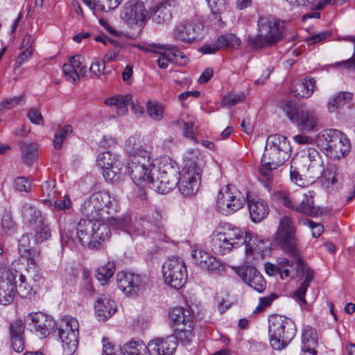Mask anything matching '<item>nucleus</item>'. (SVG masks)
Masks as SVG:
<instances>
[{"label":"nucleus","instance_id":"1","mask_svg":"<svg viewBox=\"0 0 355 355\" xmlns=\"http://www.w3.org/2000/svg\"><path fill=\"white\" fill-rule=\"evenodd\" d=\"M275 241L296 263V275L303 279L300 287L293 293V296L302 306L306 304L305 295L310 283L313 280L314 272L302 259L297 249L298 239L296 235V227L292 218L283 216L279 222L275 233Z\"/></svg>","mask_w":355,"mask_h":355},{"label":"nucleus","instance_id":"2","mask_svg":"<svg viewBox=\"0 0 355 355\" xmlns=\"http://www.w3.org/2000/svg\"><path fill=\"white\" fill-rule=\"evenodd\" d=\"M151 157H132L128 162V172L137 185L146 183L152 190L162 194L169 193L177 184L176 178L169 177L166 168L162 170L165 160Z\"/></svg>","mask_w":355,"mask_h":355},{"label":"nucleus","instance_id":"3","mask_svg":"<svg viewBox=\"0 0 355 355\" xmlns=\"http://www.w3.org/2000/svg\"><path fill=\"white\" fill-rule=\"evenodd\" d=\"M257 242V237L251 233H243L239 227L230 224H225L214 232L211 239V249L215 254H225L232 248L245 245V254L252 255L254 245Z\"/></svg>","mask_w":355,"mask_h":355},{"label":"nucleus","instance_id":"4","mask_svg":"<svg viewBox=\"0 0 355 355\" xmlns=\"http://www.w3.org/2000/svg\"><path fill=\"white\" fill-rule=\"evenodd\" d=\"M136 223L141 227L132 224L131 218L128 215L122 216H112V230H121L130 234H143L149 236L150 233L162 234L164 230V224L162 220V216L157 211H153L150 216H138L136 217Z\"/></svg>","mask_w":355,"mask_h":355},{"label":"nucleus","instance_id":"5","mask_svg":"<svg viewBox=\"0 0 355 355\" xmlns=\"http://www.w3.org/2000/svg\"><path fill=\"white\" fill-rule=\"evenodd\" d=\"M268 334L271 347L275 350L284 349L293 339L296 327L289 318L273 315L268 320Z\"/></svg>","mask_w":355,"mask_h":355},{"label":"nucleus","instance_id":"6","mask_svg":"<svg viewBox=\"0 0 355 355\" xmlns=\"http://www.w3.org/2000/svg\"><path fill=\"white\" fill-rule=\"evenodd\" d=\"M257 26V35L248 37L249 44L252 48L270 46L282 39L283 32L275 20L264 17H260Z\"/></svg>","mask_w":355,"mask_h":355},{"label":"nucleus","instance_id":"7","mask_svg":"<svg viewBox=\"0 0 355 355\" xmlns=\"http://www.w3.org/2000/svg\"><path fill=\"white\" fill-rule=\"evenodd\" d=\"M110 198L108 193H96L83 202L81 211L86 220H105L110 217Z\"/></svg>","mask_w":355,"mask_h":355},{"label":"nucleus","instance_id":"8","mask_svg":"<svg viewBox=\"0 0 355 355\" xmlns=\"http://www.w3.org/2000/svg\"><path fill=\"white\" fill-rule=\"evenodd\" d=\"M58 334L62 343L64 355H72L76 352L78 343V320L71 316H64L58 329Z\"/></svg>","mask_w":355,"mask_h":355},{"label":"nucleus","instance_id":"9","mask_svg":"<svg viewBox=\"0 0 355 355\" xmlns=\"http://www.w3.org/2000/svg\"><path fill=\"white\" fill-rule=\"evenodd\" d=\"M164 282L171 288H181L187 279L185 263L180 257L168 259L162 266Z\"/></svg>","mask_w":355,"mask_h":355},{"label":"nucleus","instance_id":"10","mask_svg":"<svg viewBox=\"0 0 355 355\" xmlns=\"http://www.w3.org/2000/svg\"><path fill=\"white\" fill-rule=\"evenodd\" d=\"M21 214L25 221L35 225L34 237L37 243L44 242L51 237L50 228L45 217L39 209L30 203H26L22 207Z\"/></svg>","mask_w":355,"mask_h":355},{"label":"nucleus","instance_id":"11","mask_svg":"<svg viewBox=\"0 0 355 355\" xmlns=\"http://www.w3.org/2000/svg\"><path fill=\"white\" fill-rule=\"evenodd\" d=\"M245 202L241 191L234 187L227 185L219 191L216 205L222 214L229 215L241 209Z\"/></svg>","mask_w":355,"mask_h":355},{"label":"nucleus","instance_id":"12","mask_svg":"<svg viewBox=\"0 0 355 355\" xmlns=\"http://www.w3.org/2000/svg\"><path fill=\"white\" fill-rule=\"evenodd\" d=\"M284 111L290 120L295 123L298 128L304 132L313 130L318 120L313 111L303 107H297L289 101L284 107Z\"/></svg>","mask_w":355,"mask_h":355},{"label":"nucleus","instance_id":"13","mask_svg":"<svg viewBox=\"0 0 355 355\" xmlns=\"http://www.w3.org/2000/svg\"><path fill=\"white\" fill-rule=\"evenodd\" d=\"M118 288L128 297H136L144 288V277L132 272L122 270L116 274Z\"/></svg>","mask_w":355,"mask_h":355},{"label":"nucleus","instance_id":"14","mask_svg":"<svg viewBox=\"0 0 355 355\" xmlns=\"http://www.w3.org/2000/svg\"><path fill=\"white\" fill-rule=\"evenodd\" d=\"M178 161H173L170 158L168 164H164L163 168L166 170L173 168L172 162H174L180 169V175L193 177L201 179L202 171L205 165L204 160L200 157H179Z\"/></svg>","mask_w":355,"mask_h":355},{"label":"nucleus","instance_id":"15","mask_svg":"<svg viewBox=\"0 0 355 355\" xmlns=\"http://www.w3.org/2000/svg\"><path fill=\"white\" fill-rule=\"evenodd\" d=\"M26 322L37 336L44 338L48 336L53 327L52 318L42 312H32L26 319Z\"/></svg>","mask_w":355,"mask_h":355},{"label":"nucleus","instance_id":"16","mask_svg":"<svg viewBox=\"0 0 355 355\" xmlns=\"http://www.w3.org/2000/svg\"><path fill=\"white\" fill-rule=\"evenodd\" d=\"M326 141L328 143L327 151L331 153L341 155H347L351 148L349 140L346 138L343 133L336 129H329L323 135Z\"/></svg>","mask_w":355,"mask_h":355},{"label":"nucleus","instance_id":"17","mask_svg":"<svg viewBox=\"0 0 355 355\" xmlns=\"http://www.w3.org/2000/svg\"><path fill=\"white\" fill-rule=\"evenodd\" d=\"M148 14L143 2L132 0L125 6L121 14V17L128 24H140L143 26Z\"/></svg>","mask_w":355,"mask_h":355},{"label":"nucleus","instance_id":"18","mask_svg":"<svg viewBox=\"0 0 355 355\" xmlns=\"http://www.w3.org/2000/svg\"><path fill=\"white\" fill-rule=\"evenodd\" d=\"M236 274L249 286L258 293H262L266 289V282L261 273L252 266H241L236 269Z\"/></svg>","mask_w":355,"mask_h":355},{"label":"nucleus","instance_id":"19","mask_svg":"<svg viewBox=\"0 0 355 355\" xmlns=\"http://www.w3.org/2000/svg\"><path fill=\"white\" fill-rule=\"evenodd\" d=\"M96 225L94 221L85 218L80 220L76 227V236L83 245H87L93 250L98 249V242L94 240V227Z\"/></svg>","mask_w":355,"mask_h":355},{"label":"nucleus","instance_id":"20","mask_svg":"<svg viewBox=\"0 0 355 355\" xmlns=\"http://www.w3.org/2000/svg\"><path fill=\"white\" fill-rule=\"evenodd\" d=\"M150 355H173L178 347L174 335L155 338L148 343Z\"/></svg>","mask_w":355,"mask_h":355},{"label":"nucleus","instance_id":"21","mask_svg":"<svg viewBox=\"0 0 355 355\" xmlns=\"http://www.w3.org/2000/svg\"><path fill=\"white\" fill-rule=\"evenodd\" d=\"M200 26L194 21H186L180 23L174 31L176 40L189 43L196 40Z\"/></svg>","mask_w":355,"mask_h":355},{"label":"nucleus","instance_id":"22","mask_svg":"<svg viewBox=\"0 0 355 355\" xmlns=\"http://www.w3.org/2000/svg\"><path fill=\"white\" fill-rule=\"evenodd\" d=\"M248 206L252 220L261 222L268 214L269 208L267 203L257 196L248 198Z\"/></svg>","mask_w":355,"mask_h":355},{"label":"nucleus","instance_id":"23","mask_svg":"<svg viewBox=\"0 0 355 355\" xmlns=\"http://www.w3.org/2000/svg\"><path fill=\"white\" fill-rule=\"evenodd\" d=\"M168 175L170 178L174 177L177 179V184L173 188L178 185L179 191L182 195L184 196H193L198 192L201 179L188 177V175H180L179 178L171 174H168Z\"/></svg>","mask_w":355,"mask_h":355},{"label":"nucleus","instance_id":"24","mask_svg":"<svg viewBox=\"0 0 355 355\" xmlns=\"http://www.w3.org/2000/svg\"><path fill=\"white\" fill-rule=\"evenodd\" d=\"M318 338L316 330L311 326H306L302 334V351L308 355H316Z\"/></svg>","mask_w":355,"mask_h":355},{"label":"nucleus","instance_id":"25","mask_svg":"<svg viewBox=\"0 0 355 355\" xmlns=\"http://www.w3.org/2000/svg\"><path fill=\"white\" fill-rule=\"evenodd\" d=\"M266 150H270L274 154H290L291 147L287 139L278 135L268 137L266 141Z\"/></svg>","mask_w":355,"mask_h":355},{"label":"nucleus","instance_id":"26","mask_svg":"<svg viewBox=\"0 0 355 355\" xmlns=\"http://www.w3.org/2000/svg\"><path fill=\"white\" fill-rule=\"evenodd\" d=\"M311 164L309 166V170H314L315 168H318V173H322L323 175L321 178V182L322 185L329 189L331 186H333L337 182L336 173L334 172H324V163L321 159V157H316V159L313 157V159L310 160Z\"/></svg>","mask_w":355,"mask_h":355},{"label":"nucleus","instance_id":"27","mask_svg":"<svg viewBox=\"0 0 355 355\" xmlns=\"http://www.w3.org/2000/svg\"><path fill=\"white\" fill-rule=\"evenodd\" d=\"M149 13L155 23L163 24L172 18V6L168 1H165L152 8Z\"/></svg>","mask_w":355,"mask_h":355},{"label":"nucleus","instance_id":"28","mask_svg":"<svg viewBox=\"0 0 355 355\" xmlns=\"http://www.w3.org/2000/svg\"><path fill=\"white\" fill-rule=\"evenodd\" d=\"M111 217L105 220H98L94 221L96 223L94 227V240L98 242V248H101L102 242L109 241L110 238Z\"/></svg>","mask_w":355,"mask_h":355},{"label":"nucleus","instance_id":"29","mask_svg":"<svg viewBox=\"0 0 355 355\" xmlns=\"http://www.w3.org/2000/svg\"><path fill=\"white\" fill-rule=\"evenodd\" d=\"M315 83V81L313 78H304L297 83L293 86L291 92L293 96L297 98H308L313 92Z\"/></svg>","mask_w":355,"mask_h":355},{"label":"nucleus","instance_id":"30","mask_svg":"<svg viewBox=\"0 0 355 355\" xmlns=\"http://www.w3.org/2000/svg\"><path fill=\"white\" fill-rule=\"evenodd\" d=\"M120 355H150L148 345L142 342L130 341L120 349Z\"/></svg>","mask_w":355,"mask_h":355},{"label":"nucleus","instance_id":"31","mask_svg":"<svg viewBox=\"0 0 355 355\" xmlns=\"http://www.w3.org/2000/svg\"><path fill=\"white\" fill-rule=\"evenodd\" d=\"M285 162L284 158L280 159L279 157H262L259 172L261 175L268 176L272 174V171L283 165Z\"/></svg>","mask_w":355,"mask_h":355},{"label":"nucleus","instance_id":"32","mask_svg":"<svg viewBox=\"0 0 355 355\" xmlns=\"http://www.w3.org/2000/svg\"><path fill=\"white\" fill-rule=\"evenodd\" d=\"M15 281L0 282V304L6 305L11 303L15 297Z\"/></svg>","mask_w":355,"mask_h":355},{"label":"nucleus","instance_id":"33","mask_svg":"<svg viewBox=\"0 0 355 355\" xmlns=\"http://www.w3.org/2000/svg\"><path fill=\"white\" fill-rule=\"evenodd\" d=\"M94 309L98 320L101 322L106 321L110 315V298L105 296L99 297L96 302Z\"/></svg>","mask_w":355,"mask_h":355},{"label":"nucleus","instance_id":"34","mask_svg":"<svg viewBox=\"0 0 355 355\" xmlns=\"http://www.w3.org/2000/svg\"><path fill=\"white\" fill-rule=\"evenodd\" d=\"M295 210L308 216L316 214L317 211L314 206L313 191H309L308 193L304 194L301 203L296 206Z\"/></svg>","mask_w":355,"mask_h":355},{"label":"nucleus","instance_id":"35","mask_svg":"<svg viewBox=\"0 0 355 355\" xmlns=\"http://www.w3.org/2000/svg\"><path fill=\"white\" fill-rule=\"evenodd\" d=\"M17 275L15 277V291L21 297H26L31 292L32 287L26 282V277L17 270Z\"/></svg>","mask_w":355,"mask_h":355},{"label":"nucleus","instance_id":"36","mask_svg":"<svg viewBox=\"0 0 355 355\" xmlns=\"http://www.w3.org/2000/svg\"><path fill=\"white\" fill-rule=\"evenodd\" d=\"M352 97V94L349 92H343L337 94L327 105L330 112H334L336 110L341 107L345 104L349 103Z\"/></svg>","mask_w":355,"mask_h":355},{"label":"nucleus","instance_id":"37","mask_svg":"<svg viewBox=\"0 0 355 355\" xmlns=\"http://www.w3.org/2000/svg\"><path fill=\"white\" fill-rule=\"evenodd\" d=\"M193 328L194 327H176L175 335L174 336L176 340L185 345L189 344L194 336Z\"/></svg>","mask_w":355,"mask_h":355},{"label":"nucleus","instance_id":"38","mask_svg":"<svg viewBox=\"0 0 355 355\" xmlns=\"http://www.w3.org/2000/svg\"><path fill=\"white\" fill-rule=\"evenodd\" d=\"M55 182L53 180H47L42 185V193L44 198L43 203L51 206L53 205L52 200L55 197Z\"/></svg>","mask_w":355,"mask_h":355},{"label":"nucleus","instance_id":"39","mask_svg":"<svg viewBox=\"0 0 355 355\" xmlns=\"http://www.w3.org/2000/svg\"><path fill=\"white\" fill-rule=\"evenodd\" d=\"M131 99L130 95L112 96V106L116 107L117 115L123 116L128 113L127 103Z\"/></svg>","mask_w":355,"mask_h":355},{"label":"nucleus","instance_id":"40","mask_svg":"<svg viewBox=\"0 0 355 355\" xmlns=\"http://www.w3.org/2000/svg\"><path fill=\"white\" fill-rule=\"evenodd\" d=\"M147 112L153 120L160 121L164 116V107L157 101H148L146 104Z\"/></svg>","mask_w":355,"mask_h":355},{"label":"nucleus","instance_id":"41","mask_svg":"<svg viewBox=\"0 0 355 355\" xmlns=\"http://www.w3.org/2000/svg\"><path fill=\"white\" fill-rule=\"evenodd\" d=\"M111 61V54H105L102 60L96 59L90 66L89 71L92 75L99 77L104 73L105 63Z\"/></svg>","mask_w":355,"mask_h":355},{"label":"nucleus","instance_id":"42","mask_svg":"<svg viewBox=\"0 0 355 355\" xmlns=\"http://www.w3.org/2000/svg\"><path fill=\"white\" fill-rule=\"evenodd\" d=\"M95 275L96 279L102 286L108 284L111 278V266L110 261H107L103 266L98 268L96 270Z\"/></svg>","mask_w":355,"mask_h":355},{"label":"nucleus","instance_id":"43","mask_svg":"<svg viewBox=\"0 0 355 355\" xmlns=\"http://www.w3.org/2000/svg\"><path fill=\"white\" fill-rule=\"evenodd\" d=\"M73 131V128L70 125L64 127H60L59 131L54 136L53 146L55 149H60L66 139L67 137Z\"/></svg>","mask_w":355,"mask_h":355},{"label":"nucleus","instance_id":"44","mask_svg":"<svg viewBox=\"0 0 355 355\" xmlns=\"http://www.w3.org/2000/svg\"><path fill=\"white\" fill-rule=\"evenodd\" d=\"M245 98V96L243 92H230L223 97L221 102L222 106L231 107L239 103L243 102Z\"/></svg>","mask_w":355,"mask_h":355},{"label":"nucleus","instance_id":"45","mask_svg":"<svg viewBox=\"0 0 355 355\" xmlns=\"http://www.w3.org/2000/svg\"><path fill=\"white\" fill-rule=\"evenodd\" d=\"M191 257L196 265L203 269L207 266V263L213 256L201 250H193Z\"/></svg>","mask_w":355,"mask_h":355},{"label":"nucleus","instance_id":"46","mask_svg":"<svg viewBox=\"0 0 355 355\" xmlns=\"http://www.w3.org/2000/svg\"><path fill=\"white\" fill-rule=\"evenodd\" d=\"M30 239L28 235H22L19 240V252L22 257H26L31 263H34L33 258H31Z\"/></svg>","mask_w":355,"mask_h":355},{"label":"nucleus","instance_id":"47","mask_svg":"<svg viewBox=\"0 0 355 355\" xmlns=\"http://www.w3.org/2000/svg\"><path fill=\"white\" fill-rule=\"evenodd\" d=\"M83 1L92 10L98 8L100 11L107 13L111 9V0H96V4L92 0Z\"/></svg>","mask_w":355,"mask_h":355},{"label":"nucleus","instance_id":"48","mask_svg":"<svg viewBox=\"0 0 355 355\" xmlns=\"http://www.w3.org/2000/svg\"><path fill=\"white\" fill-rule=\"evenodd\" d=\"M218 37L223 48H237L241 44L240 39L233 34H226Z\"/></svg>","mask_w":355,"mask_h":355},{"label":"nucleus","instance_id":"49","mask_svg":"<svg viewBox=\"0 0 355 355\" xmlns=\"http://www.w3.org/2000/svg\"><path fill=\"white\" fill-rule=\"evenodd\" d=\"M85 58L80 55H76L70 58L69 62L73 67L79 76H84L86 74L87 69L85 64H83Z\"/></svg>","mask_w":355,"mask_h":355},{"label":"nucleus","instance_id":"50","mask_svg":"<svg viewBox=\"0 0 355 355\" xmlns=\"http://www.w3.org/2000/svg\"><path fill=\"white\" fill-rule=\"evenodd\" d=\"M155 53L159 55L158 58L156 60V62L161 69H166L168 66V63L173 62L172 58L171 57L170 51L168 47L164 49L162 51H153Z\"/></svg>","mask_w":355,"mask_h":355},{"label":"nucleus","instance_id":"51","mask_svg":"<svg viewBox=\"0 0 355 355\" xmlns=\"http://www.w3.org/2000/svg\"><path fill=\"white\" fill-rule=\"evenodd\" d=\"M209 273L220 274L225 271V267L219 260L212 257L207 263V266L203 268Z\"/></svg>","mask_w":355,"mask_h":355},{"label":"nucleus","instance_id":"52","mask_svg":"<svg viewBox=\"0 0 355 355\" xmlns=\"http://www.w3.org/2000/svg\"><path fill=\"white\" fill-rule=\"evenodd\" d=\"M25 98L24 95L6 98L0 103V111L5 109L9 110L17 105H21L24 103Z\"/></svg>","mask_w":355,"mask_h":355},{"label":"nucleus","instance_id":"53","mask_svg":"<svg viewBox=\"0 0 355 355\" xmlns=\"http://www.w3.org/2000/svg\"><path fill=\"white\" fill-rule=\"evenodd\" d=\"M110 159V157H107V158L106 157H100L96 161L97 166L101 169V173L107 182L111 180L110 178V164L108 162Z\"/></svg>","mask_w":355,"mask_h":355},{"label":"nucleus","instance_id":"54","mask_svg":"<svg viewBox=\"0 0 355 355\" xmlns=\"http://www.w3.org/2000/svg\"><path fill=\"white\" fill-rule=\"evenodd\" d=\"M17 275V270L13 268H6L0 262V282L1 280L15 281V276Z\"/></svg>","mask_w":355,"mask_h":355},{"label":"nucleus","instance_id":"55","mask_svg":"<svg viewBox=\"0 0 355 355\" xmlns=\"http://www.w3.org/2000/svg\"><path fill=\"white\" fill-rule=\"evenodd\" d=\"M24 331V324L21 320L18 319L10 324V337L22 336Z\"/></svg>","mask_w":355,"mask_h":355},{"label":"nucleus","instance_id":"56","mask_svg":"<svg viewBox=\"0 0 355 355\" xmlns=\"http://www.w3.org/2000/svg\"><path fill=\"white\" fill-rule=\"evenodd\" d=\"M168 47L173 62H177L180 64H184L187 62V56L179 49H178L176 46H168Z\"/></svg>","mask_w":355,"mask_h":355},{"label":"nucleus","instance_id":"57","mask_svg":"<svg viewBox=\"0 0 355 355\" xmlns=\"http://www.w3.org/2000/svg\"><path fill=\"white\" fill-rule=\"evenodd\" d=\"M15 189L19 191L29 192L31 189V184L25 177H17L14 182Z\"/></svg>","mask_w":355,"mask_h":355},{"label":"nucleus","instance_id":"58","mask_svg":"<svg viewBox=\"0 0 355 355\" xmlns=\"http://www.w3.org/2000/svg\"><path fill=\"white\" fill-rule=\"evenodd\" d=\"M62 70L65 77L69 81L75 82L80 78L79 75L69 62L63 65Z\"/></svg>","mask_w":355,"mask_h":355},{"label":"nucleus","instance_id":"59","mask_svg":"<svg viewBox=\"0 0 355 355\" xmlns=\"http://www.w3.org/2000/svg\"><path fill=\"white\" fill-rule=\"evenodd\" d=\"M39 145L36 143L22 142L20 144V149L25 155H32L39 151Z\"/></svg>","mask_w":355,"mask_h":355},{"label":"nucleus","instance_id":"60","mask_svg":"<svg viewBox=\"0 0 355 355\" xmlns=\"http://www.w3.org/2000/svg\"><path fill=\"white\" fill-rule=\"evenodd\" d=\"M223 49V44L219 42V37L212 44H205L200 48V51L204 54L215 53L219 49Z\"/></svg>","mask_w":355,"mask_h":355},{"label":"nucleus","instance_id":"61","mask_svg":"<svg viewBox=\"0 0 355 355\" xmlns=\"http://www.w3.org/2000/svg\"><path fill=\"white\" fill-rule=\"evenodd\" d=\"M302 223L305 225H308L312 230L313 236L318 238L322 234L323 232V226L322 224L315 223L308 219L302 220Z\"/></svg>","mask_w":355,"mask_h":355},{"label":"nucleus","instance_id":"62","mask_svg":"<svg viewBox=\"0 0 355 355\" xmlns=\"http://www.w3.org/2000/svg\"><path fill=\"white\" fill-rule=\"evenodd\" d=\"M178 327H194V322L193 320V318H192L191 313L189 310L186 309L184 311V313L182 314V317H181V318H180V322H178L175 328H176Z\"/></svg>","mask_w":355,"mask_h":355},{"label":"nucleus","instance_id":"63","mask_svg":"<svg viewBox=\"0 0 355 355\" xmlns=\"http://www.w3.org/2000/svg\"><path fill=\"white\" fill-rule=\"evenodd\" d=\"M211 8V12L215 18L220 15L225 7V0H207Z\"/></svg>","mask_w":355,"mask_h":355},{"label":"nucleus","instance_id":"64","mask_svg":"<svg viewBox=\"0 0 355 355\" xmlns=\"http://www.w3.org/2000/svg\"><path fill=\"white\" fill-rule=\"evenodd\" d=\"M331 35L330 33L328 31H323L319 33L318 34L314 35L313 36H310L306 39V42L307 45H313L317 43H319Z\"/></svg>","mask_w":355,"mask_h":355}]
</instances>
